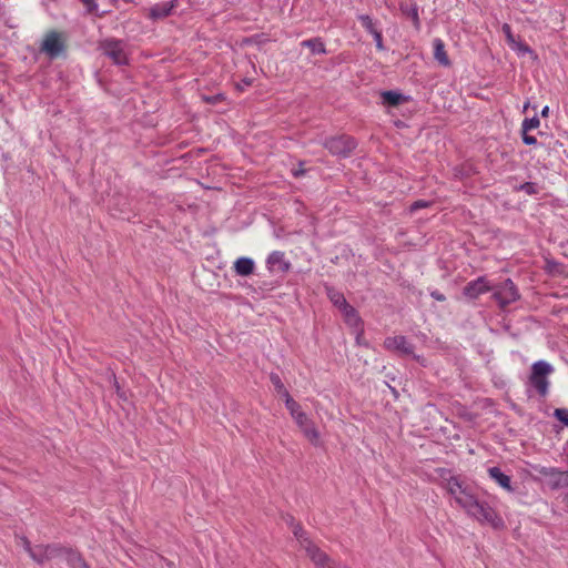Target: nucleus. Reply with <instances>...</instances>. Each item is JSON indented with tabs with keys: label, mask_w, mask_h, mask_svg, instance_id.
<instances>
[{
	"label": "nucleus",
	"mask_w": 568,
	"mask_h": 568,
	"mask_svg": "<svg viewBox=\"0 0 568 568\" xmlns=\"http://www.w3.org/2000/svg\"><path fill=\"white\" fill-rule=\"evenodd\" d=\"M448 493L455 503L463 508L468 516L481 524H488L494 528L504 525L501 517L487 503L479 501L468 487L464 486L458 478L450 477L446 484Z\"/></svg>",
	"instance_id": "obj_1"
},
{
	"label": "nucleus",
	"mask_w": 568,
	"mask_h": 568,
	"mask_svg": "<svg viewBox=\"0 0 568 568\" xmlns=\"http://www.w3.org/2000/svg\"><path fill=\"white\" fill-rule=\"evenodd\" d=\"M294 535L297 538L301 547H303L306 554L310 556L312 561L324 568H346L341 565H335L331 561V559L323 552L320 548H317L307 537L305 531L301 527L294 528Z\"/></svg>",
	"instance_id": "obj_2"
},
{
	"label": "nucleus",
	"mask_w": 568,
	"mask_h": 568,
	"mask_svg": "<svg viewBox=\"0 0 568 568\" xmlns=\"http://www.w3.org/2000/svg\"><path fill=\"white\" fill-rule=\"evenodd\" d=\"M554 372V367L546 361H537L531 366L529 376L530 385L537 393L545 397L548 394L549 379L548 376Z\"/></svg>",
	"instance_id": "obj_3"
},
{
	"label": "nucleus",
	"mask_w": 568,
	"mask_h": 568,
	"mask_svg": "<svg viewBox=\"0 0 568 568\" xmlns=\"http://www.w3.org/2000/svg\"><path fill=\"white\" fill-rule=\"evenodd\" d=\"M101 49L115 64L122 65L128 63V54L123 41L114 39L104 40L101 43Z\"/></svg>",
	"instance_id": "obj_4"
},
{
	"label": "nucleus",
	"mask_w": 568,
	"mask_h": 568,
	"mask_svg": "<svg viewBox=\"0 0 568 568\" xmlns=\"http://www.w3.org/2000/svg\"><path fill=\"white\" fill-rule=\"evenodd\" d=\"M494 298L503 308L517 301L519 294L514 282L508 278L498 285L494 291Z\"/></svg>",
	"instance_id": "obj_5"
},
{
	"label": "nucleus",
	"mask_w": 568,
	"mask_h": 568,
	"mask_svg": "<svg viewBox=\"0 0 568 568\" xmlns=\"http://www.w3.org/2000/svg\"><path fill=\"white\" fill-rule=\"evenodd\" d=\"M324 146L334 155L347 156L356 146L349 136H335L325 141Z\"/></svg>",
	"instance_id": "obj_6"
},
{
	"label": "nucleus",
	"mask_w": 568,
	"mask_h": 568,
	"mask_svg": "<svg viewBox=\"0 0 568 568\" xmlns=\"http://www.w3.org/2000/svg\"><path fill=\"white\" fill-rule=\"evenodd\" d=\"M41 51L50 58L58 57L63 51V43L57 32H50L45 36L41 44Z\"/></svg>",
	"instance_id": "obj_7"
},
{
	"label": "nucleus",
	"mask_w": 568,
	"mask_h": 568,
	"mask_svg": "<svg viewBox=\"0 0 568 568\" xmlns=\"http://www.w3.org/2000/svg\"><path fill=\"white\" fill-rule=\"evenodd\" d=\"M385 348L396 351L404 355H413L414 346L405 336H389L384 341Z\"/></svg>",
	"instance_id": "obj_8"
},
{
	"label": "nucleus",
	"mask_w": 568,
	"mask_h": 568,
	"mask_svg": "<svg viewBox=\"0 0 568 568\" xmlns=\"http://www.w3.org/2000/svg\"><path fill=\"white\" fill-rule=\"evenodd\" d=\"M24 545L31 558L38 564H43L54 556V549L49 546L31 547L27 540L24 541Z\"/></svg>",
	"instance_id": "obj_9"
},
{
	"label": "nucleus",
	"mask_w": 568,
	"mask_h": 568,
	"mask_svg": "<svg viewBox=\"0 0 568 568\" xmlns=\"http://www.w3.org/2000/svg\"><path fill=\"white\" fill-rule=\"evenodd\" d=\"M178 6V0L169 2L155 3L149 9V18L160 20L171 14L172 10Z\"/></svg>",
	"instance_id": "obj_10"
},
{
	"label": "nucleus",
	"mask_w": 568,
	"mask_h": 568,
	"mask_svg": "<svg viewBox=\"0 0 568 568\" xmlns=\"http://www.w3.org/2000/svg\"><path fill=\"white\" fill-rule=\"evenodd\" d=\"M488 291H490V286L488 285L486 278L478 277L465 286L464 294L470 298H476Z\"/></svg>",
	"instance_id": "obj_11"
},
{
	"label": "nucleus",
	"mask_w": 568,
	"mask_h": 568,
	"mask_svg": "<svg viewBox=\"0 0 568 568\" xmlns=\"http://www.w3.org/2000/svg\"><path fill=\"white\" fill-rule=\"evenodd\" d=\"M266 264L270 271L286 272L290 268V263L285 261L284 253L280 251L272 252Z\"/></svg>",
	"instance_id": "obj_12"
},
{
	"label": "nucleus",
	"mask_w": 568,
	"mask_h": 568,
	"mask_svg": "<svg viewBox=\"0 0 568 568\" xmlns=\"http://www.w3.org/2000/svg\"><path fill=\"white\" fill-rule=\"evenodd\" d=\"M488 475L494 481H496L505 490L514 491V488L511 487L510 477L508 475H506L505 473H503V470L499 467L488 468Z\"/></svg>",
	"instance_id": "obj_13"
},
{
	"label": "nucleus",
	"mask_w": 568,
	"mask_h": 568,
	"mask_svg": "<svg viewBox=\"0 0 568 568\" xmlns=\"http://www.w3.org/2000/svg\"><path fill=\"white\" fill-rule=\"evenodd\" d=\"M61 556L70 568H89L81 555L74 550H63Z\"/></svg>",
	"instance_id": "obj_14"
},
{
	"label": "nucleus",
	"mask_w": 568,
	"mask_h": 568,
	"mask_svg": "<svg viewBox=\"0 0 568 568\" xmlns=\"http://www.w3.org/2000/svg\"><path fill=\"white\" fill-rule=\"evenodd\" d=\"M285 406L298 427L304 425L305 422L310 419L307 415L302 410L300 404L294 399H290L288 404Z\"/></svg>",
	"instance_id": "obj_15"
},
{
	"label": "nucleus",
	"mask_w": 568,
	"mask_h": 568,
	"mask_svg": "<svg viewBox=\"0 0 568 568\" xmlns=\"http://www.w3.org/2000/svg\"><path fill=\"white\" fill-rule=\"evenodd\" d=\"M234 271L240 276L251 275L254 271V261L250 257H240L234 262Z\"/></svg>",
	"instance_id": "obj_16"
},
{
	"label": "nucleus",
	"mask_w": 568,
	"mask_h": 568,
	"mask_svg": "<svg viewBox=\"0 0 568 568\" xmlns=\"http://www.w3.org/2000/svg\"><path fill=\"white\" fill-rule=\"evenodd\" d=\"M342 314L348 326L353 327L357 332L362 331L361 317L358 316L356 310L353 306L348 305L346 308L342 310Z\"/></svg>",
	"instance_id": "obj_17"
},
{
	"label": "nucleus",
	"mask_w": 568,
	"mask_h": 568,
	"mask_svg": "<svg viewBox=\"0 0 568 568\" xmlns=\"http://www.w3.org/2000/svg\"><path fill=\"white\" fill-rule=\"evenodd\" d=\"M434 58L444 67H449L450 61L445 50V44L442 39L436 38L433 40Z\"/></svg>",
	"instance_id": "obj_18"
},
{
	"label": "nucleus",
	"mask_w": 568,
	"mask_h": 568,
	"mask_svg": "<svg viewBox=\"0 0 568 568\" xmlns=\"http://www.w3.org/2000/svg\"><path fill=\"white\" fill-rule=\"evenodd\" d=\"M300 429L304 434V436L315 446H318L321 443L320 433L315 427L314 423L308 419L304 425L300 426Z\"/></svg>",
	"instance_id": "obj_19"
},
{
	"label": "nucleus",
	"mask_w": 568,
	"mask_h": 568,
	"mask_svg": "<svg viewBox=\"0 0 568 568\" xmlns=\"http://www.w3.org/2000/svg\"><path fill=\"white\" fill-rule=\"evenodd\" d=\"M270 379H271V383L273 384L275 390L277 392V394L284 399L285 405H287L288 400L293 399V398L290 395L288 390L285 388L280 376L277 374L272 373L270 375Z\"/></svg>",
	"instance_id": "obj_20"
},
{
	"label": "nucleus",
	"mask_w": 568,
	"mask_h": 568,
	"mask_svg": "<svg viewBox=\"0 0 568 568\" xmlns=\"http://www.w3.org/2000/svg\"><path fill=\"white\" fill-rule=\"evenodd\" d=\"M302 47L308 48L313 54H325L326 48L320 38L307 39L301 42Z\"/></svg>",
	"instance_id": "obj_21"
},
{
	"label": "nucleus",
	"mask_w": 568,
	"mask_h": 568,
	"mask_svg": "<svg viewBox=\"0 0 568 568\" xmlns=\"http://www.w3.org/2000/svg\"><path fill=\"white\" fill-rule=\"evenodd\" d=\"M400 10L404 14L409 17L414 26L418 29L419 28V16H418V8L416 4L407 6V4H400Z\"/></svg>",
	"instance_id": "obj_22"
},
{
	"label": "nucleus",
	"mask_w": 568,
	"mask_h": 568,
	"mask_svg": "<svg viewBox=\"0 0 568 568\" xmlns=\"http://www.w3.org/2000/svg\"><path fill=\"white\" fill-rule=\"evenodd\" d=\"M331 302L337 306L341 311L346 308L349 304L345 300L344 295L336 291H329L328 293Z\"/></svg>",
	"instance_id": "obj_23"
},
{
	"label": "nucleus",
	"mask_w": 568,
	"mask_h": 568,
	"mask_svg": "<svg viewBox=\"0 0 568 568\" xmlns=\"http://www.w3.org/2000/svg\"><path fill=\"white\" fill-rule=\"evenodd\" d=\"M382 98L384 102L388 103L389 105H397L400 103L403 95L395 91H384L382 93Z\"/></svg>",
	"instance_id": "obj_24"
},
{
	"label": "nucleus",
	"mask_w": 568,
	"mask_h": 568,
	"mask_svg": "<svg viewBox=\"0 0 568 568\" xmlns=\"http://www.w3.org/2000/svg\"><path fill=\"white\" fill-rule=\"evenodd\" d=\"M358 20L361 21L362 26L368 31L372 36L374 32H377L378 30L375 28V24L372 20V18L367 14H361L358 17Z\"/></svg>",
	"instance_id": "obj_25"
},
{
	"label": "nucleus",
	"mask_w": 568,
	"mask_h": 568,
	"mask_svg": "<svg viewBox=\"0 0 568 568\" xmlns=\"http://www.w3.org/2000/svg\"><path fill=\"white\" fill-rule=\"evenodd\" d=\"M539 124L540 121L537 116L525 119L521 124V132H529L534 129H537Z\"/></svg>",
	"instance_id": "obj_26"
},
{
	"label": "nucleus",
	"mask_w": 568,
	"mask_h": 568,
	"mask_svg": "<svg viewBox=\"0 0 568 568\" xmlns=\"http://www.w3.org/2000/svg\"><path fill=\"white\" fill-rule=\"evenodd\" d=\"M554 416L566 427H568V408H556Z\"/></svg>",
	"instance_id": "obj_27"
},
{
	"label": "nucleus",
	"mask_w": 568,
	"mask_h": 568,
	"mask_svg": "<svg viewBox=\"0 0 568 568\" xmlns=\"http://www.w3.org/2000/svg\"><path fill=\"white\" fill-rule=\"evenodd\" d=\"M81 3L85 7L88 13H95L98 16H102V13H98V3L95 0H80Z\"/></svg>",
	"instance_id": "obj_28"
},
{
	"label": "nucleus",
	"mask_w": 568,
	"mask_h": 568,
	"mask_svg": "<svg viewBox=\"0 0 568 568\" xmlns=\"http://www.w3.org/2000/svg\"><path fill=\"white\" fill-rule=\"evenodd\" d=\"M518 190L525 192L528 195L536 194L538 192V186L532 182H526L518 186Z\"/></svg>",
	"instance_id": "obj_29"
},
{
	"label": "nucleus",
	"mask_w": 568,
	"mask_h": 568,
	"mask_svg": "<svg viewBox=\"0 0 568 568\" xmlns=\"http://www.w3.org/2000/svg\"><path fill=\"white\" fill-rule=\"evenodd\" d=\"M510 48L513 50L517 51L519 54H526V53L532 52L527 44H525L520 41H516Z\"/></svg>",
	"instance_id": "obj_30"
},
{
	"label": "nucleus",
	"mask_w": 568,
	"mask_h": 568,
	"mask_svg": "<svg viewBox=\"0 0 568 568\" xmlns=\"http://www.w3.org/2000/svg\"><path fill=\"white\" fill-rule=\"evenodd\" d=\"M501 29L504 34L506 36L508 44L511 47L516 42V40L515 37L513 36L510 26L505 23Z\"/></svg>",
	"instance_id": "obj_31"
},
{
	"label": "nucleus",
	"mask_w": 568,
	"mask_h": 568,
	"mask_svg": "<svg viewBox=\"0 0 568 568\" xmlns=\"http://www.w3.org/2000/svg\"><path fill=\"white\" fill-rule=\"evenodd\" d=\"M429 206V202L427 201H424V200H418V201H415L410 207H409V211L413 213L419 209H424V207H427Z\"/></svg>",
	"instance_id": "obj_32"
},
{
	"label": "nucleus",
	"mask_w": 568,
	"mask_h": 568,
	"mask_svg": "<svg viewBox=\"0 0 568 568\" xmlns=\"http://www.w3.org/2000/svg\"><path fill=\"white\" fill-rule=\"evenodd\" d=\"M373 38L375 40L376 48L378 50H384L382 32L381 31L374 32Z\"/></svg>",
	"instance_id": "obj_33"
},
{
	"label": "nucleus",
	"mask_w": 568,
	"mask_h": 568,
	"mask_svg": "<svg viewBox=\"0 0 568 568\" xmlns=\"http://www.w3.org/2000/svg\"><path fill=\"white\" fill-rule=\"evenodd\" d=\"M523 141L527 145H535L537 143V139L532 135H529L528 132H523Z\"/></svg>",
	"instance_id": "obj_34"
},
{
	"label": "nucleus",
	"mask_w": 568,
	"mask_h": 568,
	"mask_svg": "<svg viewBox=\"0 0 568 568\" xmlns=\"http://www.w3.org/2000/svg\"><path fill=\"white\" fill-rule=\"evenodd\" d=\"M430 295H432V297H434L436 301H440V302H443V301H445V300H446V298H445V296H444V294L439 293L438 291H434V292H432V293H430Z\"/></svg>",
	"instance_id": "obj_35"
},
{
	"label": "nucleus",
	"mask_w": 568,
	"mask_h": 568,
	"mask_svg": "<svg viewBox=\"0 0 568 568\" xmlns=\"http://www.w3.org/2000/svg\"><path fill=\"white\" fill-rule=\"evenodd\" d=\"M548 113H549V106H548V105H546V106H544V108H542V110H541V115H542V116H547V115H548Z\"/></svg>",
	"instance_id": "obj_36"
},
{
	"label": "nucleus",
	"mask_w": 568,
	"mask_h": 568,
	"mask_svg": "<svg viewBox=\"0 0 568 568\" xmlns=\"http://www.w3.org/2000/svg\"><path fill=\"white\" fill-rule=\"evenodd\" d=\"M302 173H303V171H302V170L294 171V175H295V176H298V175H300V174H302Z\"/></svg>",
	"instance_id": "obj_37"
},
{
	"label": "nucleus",
	"mask_w": 568,
	"mask_h": 568,
	"mask_svg": "<svg viewBox=\"0 0 568 568\" xmlns=\"http://www.w3.org/2000/svg\"><path fill=\"white\" fill-rule=\"evenodd\" d=\"M250 84H251V81H250V80H244V81H243V85L247 87V85H250Z\"/></svg>",
	"instance_id": "obj_38"
},
{
	"label": "nucleus",
	"mask_w": 568,
	"mask_h": 568,
	"mask_svg": "<svg viewBox=\"0 0 568 568\" xmlns=\"http://www.w3.org/2000/svg\"><path fill=\"white\" fill-rule=\"evenodd\" d=\"M114 384H115L116 390L119 392V385L116 384V382H114Z\"/></svg>",
	"instance_id": "obj_39"
}]
</instances>
